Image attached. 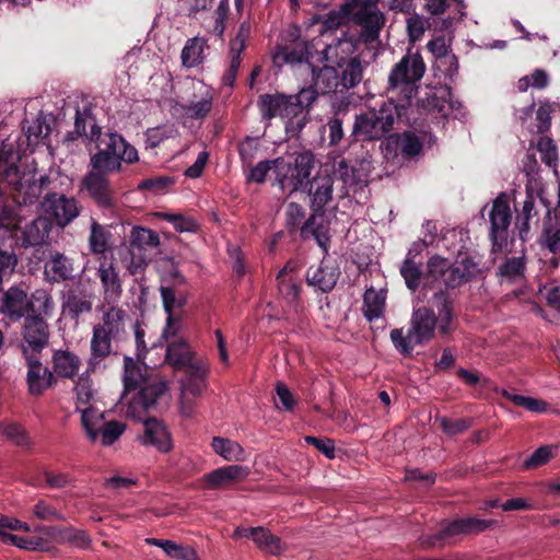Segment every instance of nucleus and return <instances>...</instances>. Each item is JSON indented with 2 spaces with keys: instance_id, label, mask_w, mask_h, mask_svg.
Wrapping results in <instances>:
<instances>
[{
  "instance_id": "obj_1",
  "label": "nucleus",
  "mask_w": 560,
  "mask_h": 560,
  "mask_svg": "<svg viewBox=\"0 0 560 560\" xmlns=\"http://www.w3.org/2000/svg\"><path fill=\"white\" fill-rule=\"evenodd\" d=\"M317 100V92L312 86L303 88L299 93L261 94L257 106L262 120L270 121L276 117L285 119V129L292 136L299 135L310 120V110Z\"/></svg>"
},
{
  "instance_id": "obj_2",
  "label": "nucleus",
  "mask_w": 560,
  "mask_h": 560,
  "mask_svg": "<svg viewBox=\"0 0 560 560\" xmlns=\"http://www.w3.org/2000/svg\"><path fill=\"white\" fill-rule=\"evenodd\" d=\"M425 70L422 55L411 49H408L406 55L393 66L388 75L387 92L390 94L388 100L393 98L400 110L408 112L412 106L419 91V82Z\"/></svg>"
},
{
  "instance_id": "obj_3",
  "label": "nucleus",
  "mask_w": 560,
  "mask_h": 560,
  "mask_svg": "<svg viewBox=\"0 0 560 560\" xmlns=\"http://www.w3.org/2000/svg\"><path fill=\"white\" fill-rule=\"evenodd\" d=\"M350 21L361 27L360 32L341 31V36L326 45L323 52L327 59L337 56L339 49L341 54L349 55L357 50L361 43L370 45L378 42L381 30L385 25L384 14L378 9L366 7L353 9Z\"/></svg>"
},
{
  "instance_id": "obj_4",
  "label": "nucleus",
  "mask_w": 560,
  "mask_h": 560,
  "mask_svg": "<svg viewBox=\"0 0 560 560\" xmlns=\"http://www.w3.org/2000/svg\"><path fill=\"white\" fill-rule=\"evenodd\" d=\"M311 156L308 154L293 153L289 159L277 158L265 160L250 167L247 180L262 184L268 173L272 170L276 175V182L283 191L295 192L300 187L301 180L298 177H305L310 168Z\"/></svg>"
},
{
  "instance_id": "obj_5",
  "label": "nucleus",
  "mask_w": 560,
  "mask_h": 560,
  "mask_svg": "<svg viewBox=\"0 0 560 560\" xmlns=\"http://www.w3.org/2000/svg\"><path fill=\"white\" fill-rule=\"evenodd\" d=\"M406 115L407 112L400 110L393 98L384 103L380 110H369L355 115L349 144L381 140L393 130L395 120L401 119Z\"/></svg>"
},
{
  "instance_id": "obj_6",
  "label": "nucleus",
  "mask_w": 560,
  "mask_h": 560,
  "mask_svg": "<svg viewBox=\"0 0 560 560\" xmlns=\"http://www.w3.org/2000/svg\"><path fill=\"white\" fill-rule=\"evenodd\" d=\"M438 317L428 306L415 308L407 334L402 328L390 330L389 337L395 349L405 358L411 357L416 346H425L435 337Z\"/></svg>"
},
{
  "instance_id": "obj_7",
  "label": "nucleus",
  "mask_w": 560,
  "mask_h": 560,
  "mask_svg": "<svg viewBox=\"0 0 560 560\" xmlns=\"http://www.w3.org/2000/svg\"><path fill=\"white\" fill-rule=\"evenodd\" d=\"M138 160L137 149L121 135L104 132L103 137L97 138L96 152L90 158V167L119 173L122 163L132 164Z\"/></svg>"
},
{
  "instance_id": "obj_8",
  "label": "nucleus",
  "mask_w": 560,
  "mask_h": 560,
  "mask_svg": "<svg viewBox=\"0 0 560 560\" xmlns=\"http://www.w3.org/2000/svg\"><path fill=\"white\" fill-rule=\"evenodd\" d=\"M477 262L469 256L464 257L452 265L447 258L434 255L427 261L424 279L427 284L443 282L444 290L456 289L462 284L470 282L478 273Z\"/></svg>"
},
{
  "instance_id": "obj_9",
  "label": "nucleus",
  "mask_w": 560,
  "mask_h": 560,
  "mask_svg": "<svg viewBox=\"0 0 560 560\" xmlns=\"http://www.w3.org/2000/svg\"><path fill=\"white\" fill-rule=\"evenodd\" d=\"M498 525L497 520H486L477 516H467L455 520H443L440 529L432 535H422L419 544L422 549L444 547L451 538L458 535H478Z\"/></svg>"
},
{
  "instance_id": "obj_10",
  "label": "nucleus",
  "mask_w": 560,
  "mask_h": 560,
  "mask_svg": "<svg viewBox=\"0 0 560 560\" xmlns=\"http://www.w3.org/2000/svg\"><path fill=\"white\" fill-rule=\"evenodd\" d=\"M161 244L160 235L144 226H133L129 235L128 256L125 257V266L130 275L142 272L153 260Z\"/></svg>"
},
{
  "instance_id": "obj_11",
  "label": "nucleus",
  "mask_w": 560,
  "mask_h": 560,
  "mask_svg": "<svg viewBox=\"0 0 560 560\" xmlns=\"http://www.w3.org/2000/svg\"><path fill=\"white\" fill-rule=\"evenodd\" d=\"M299 154H308L311 156L310 168L305 177H298L301 185L296 191L306 192L310 197V208L315 213H324L325 207L332 199L334 175L328 167L320 168L313 178H310L315 167V155L312 151L305 150Z\"/></svg>"
},
{
  "instance_id": "obj_12",
  "label": "nucleus",
  "mask_w": 560,
  "mask_h": 560,
  "mask_svg": "<svg viewBox=\"0 0 560 560\" xmlns=\"http://www.w3.org/2000/svg\"><path fill=\"white\" fill-rule=\"evenodd\" d=\"M313 45L302 37L298 25L289 26L280 36L272 54L273 63L277 67L283 65L311 63L313 58Z\"/></svg>"
},
{
  "instance_id": "obj_13",
  "label": "nucleus",
  "mask_w": 560,
  "mask_h": 560,
  "mask_svg": "<svg viewBox=\"0 0 560 560\" xmlns=\"http://www.w3.org/2000/svg\"><path fill=\"white\" fill-rule=\"evenodd\" d=\"M114 172L104 168H93L84 175L81 182L82 188L93 202L103 211L114 212L118 209L117 192L109 175Z\"/></svg>"
},
{
  "instance_id": "obj_14",
  "label": "nucleus",
  "mask_w": 560,
  "mask_h": 560,
  "mask_svg": "<svg viewBox=\"0 0 560 560\" xmlns=\"http://www.w3.org/2000/svg\"><path fill=\"white\" fill-rule=\"evenodd\" d=\"M81 423L91 442H96L101 436L102 445L114 444L126 431V424L121 421H104L103 415L93 408H86L81 412Z\"/></svg>"
},
{
  "instance_id": "obj_15",
  "label": "nucleus",
  "mask_w": 560,
  "mask_h": 560,
  "mask_svg": "<svg viewBox=\"0 0 560 560\" xmlns=\"http://www.w3.org/2000/svg\"><path fill=\"white\" fill-rule=\"evenodd\" d=\"M33 300H43L44 307H47L49 304V298L45 292L37 291L32 295V299H28L27 293L23 289L13 285L3 292L0 299V313L10 320L18 322L30 314L36 313Z\"/></svg>"
},
{
  "instance_id": "obj_16",
  "label": "nucleus",
  "mask_w": 560,
  "mask_h": 560,
  "mask_svg": "<svg viewBox=\"0 0 560 560\" xmlns=\"http://www.w3.org/2000/svg\"><path fill=\"white\" fill-rule=\"evenodd\" d=\"M511 220L512 212L510 203L506 195L502 192L493 200L489 212V238L491 241L492 253H501L508 247Z\"/></svg>"
},
{
  "instance_id": "obj_17",
  "label": "nucleus",
  "mask_w": 560,
  "mask_h": 560,
  "mask_svg": "<svg viewBox=\"0 0 560 560\" xmlns=\"http://www.w3.org/2000/svg\"><path fill=\"white\" fill-rule=\"evenodd\" d=\"M49 342V327L44 317L38 313L30 314L24 319L23 341L21 350L25 355H40Z\"/></svg>"
},
{
  "instance_id": "obj_18",
  "label": "nucleus",
  "mask_w": 560,
  "mask_h": 560,
  "mask_svg": "<svg viewBox=\"0 0 560 560\" xmlns=\"http://www.w3.org/2000/svg\"><path fill=\"white\" fill-rule=\"evenodd\" d=\"M94 298V293L82 284L71 287L62 293V314L78 323L81 316L92 312Z\"/></svg>"
},
{
  "instance_id": "obj_19",
  "label": "nucleus",
  "mask_w": 560,
  "mask_h": 560,
  "mask_svg": "<svg viewBox=\"0 0 560 560\" xmlns=\"http://www.w3.org/2000/svg\"><path fill=\"white\" fill-rule=\"evenodd\" d=\"M43 208L50 219L61 228L79 215L75 199L67 198L65 195L47 194L43 201Z\"/></svg>"
},
{
  "instance_id": "obj_20",
  "label": "nucleus",
  "mask_w": 560,
  "mask_h": 560,
  "mask_svg": "<svg viewBox=\"0 0 560 560\" xmlns=\"http://www.w3.org/2000/svg\"><path fill=\"white\" fill-rule=\"evenodd\" d=\"M24 359L27 364L28 390L32 395L39 396L54 384V374L42 364L40 355H25Z\"/></svg>"
},
{
  "instance_id": "obj_21",
  "label": "nucleus",
  "mask_w": 560,
  "mask_h": 560,
  "mask_svg": "<svg viewBox=\"0 0 560 560\" xmlns=\"http://www.w3.org/2000/svg\"><path fill=\"white\" fill-rule=\"evenodd\" d=\"M339 277V267L336 264L323 260L318 267L307 269L306 283L324 293H328L334 290Z\"/></svg>"
},
{
  "instance_id": "obj_22",
  "label": "nucleus",
  "mask_w": 560,
  "mask_h": 560,
  "mask_svg": "<svg viewBox=\"0 0 560 560\" xmlns=\"http://www.w3.org/2000/svg\"><path fill=\"white\" fill-rule=\"evenodd\" d=\"M143 445H151L161 453L173 450V440L165 424L156 418H148L143 422Z\"/></svg>"
},
{
  "instance_id": "obj_23",
  "label": "nucleus",
  "mask_w": 560,
  "mask_h": 560,
  "mask_svg": "<svg viewBox=\"0 0 560 560\" xmlns=\"http://www.w3.org/2000/svg\"><path fill=\"white\" fill-rule=\"evenodd\" d=\"M97 277L103 288V299L107 305L117 304L122 295V282L113 262H101Z\"/></svg>"
},
{
  "instance_id": "obj_24",
  "label": "nucleus",
  "mask_w": 560,
  "mask_h": 560,
  "mask_svg": "<svg viewBox=\"0 0 560 560\" xmlns=\"http://www.w3.org/2000/svg\"><path fill=\"white\" fill-rule=\"evenodd\" d=\"M433 301L438 307V331L442 337L451 336L456 329L454 302L446 290L434 292Z\"/></svg>"
},
{
  "instance_id": "obj_25",
  "label": "nucleus",
  "mask_w": 560,
  "mask_h": 560,
  "mask_svg": "<svg viewBox=\"0 0 560 560\" xmlns=\"http://www.w3.org/2000/svg\"><path fill=\"white\" fill-rule=\"evenodd\" d=\"M355 0H347L340 4L338 9L331 10L324 15H316L313 23L320 24L318 30L319 35L326 36L334 32L347 26L350 21V14L352 12V4Z\"/></svg>"
},
{
  "instance_id": "obj_26",
  "label": "nucleus",
  "mask_w": 560,
  "mask_h": 560,
  "mask_svg": "<svg viewBox=\"0 0 560 560\" xmlns=\"http://www.w3.org/2000/svg\"><path fill=\"white\" fill-rule=\"evenodd\" d=\"M247 475V468L240 465H231L217 468L206 474L203 481L208 489H221L244 479Z\"/></svg>"
},
{
  "instance_id": "obj_27",
  "label": "nucleus",
  "mask_w": 560,
  "mask_h": 560,
  "mask_svg": "<svg viewBox=\"0 0 560 560\" xmlns=\"http://www.w3.org/2000/svg\"><path fill=\"white\" fill-rule=\"evenodd\" d=\"M163 308L167 314L166 326L163 331V336L168 338L170 336L176 335V324L178 323V317L175 314V308H183L186 304V299L184 296H177L174 288L172 287H161L160 288Z\"/></svg>"
},
{
  "instance_id": "obj_28",
  "label": "nucleus",
  "mask_w": 560,
  "mask_h": 560,
  "mask_svg": "<svg viewBox=\"0 0 560 560\" xmlns=\"http://www.w3.org/2000/svg\"><path fill=\"white\" fill-rule=\"evenodd\" d=\"M539 212L536 207L535 197L532 194H527L526 199L523 202L522 210L516 214L515 228L518 231V237L523 242H526L530 237L532 224H538Z\"/></svg>"
},
{
  "instance_id": "obj_29",
  "label": "nucleus",
  "mask_w": 560,
  "mask_h": 560,
  "mask_svg": "<svg viewBox=\"0 0 560 560\" xmlns=\"http://www.w3.org/2000/svg\"><path fill=\"white\" fill-rule=\"evenodd\" d=\"M338 51H341L340 49ZM334 55L329 59L325 58L326 60H332L336 58V62L339 68H342V72L340 74V82L341 85L346 89H352L357 86L363 78V66L359 57H351L347 61H345V57L338 58ZM324 57H326L324 55Z\"/></svg>"
},
{
  "instance_id": "obj_30",
  "label": "nucleus",
  "mask_w": 560,
  "mask_h": 560,
  "mask_svg": "<svg viewBox=\"0 0 560 560\" xmlns=\"http://www.w3.org/2000/svg\"><path fill=\"white\" fill-rule=\"evenodd\" d=\"M113 337L107 336L103 330L100 331V329L93 328L90 342L91 357L89 360V365L92 371H95L96 368L113 353Z\"/></svg>"
},
{
  "instance_id": "obj_31",
  "label": "nucleus",
  "mask_w": 560,
  "mask_h": 560,
  "mask_svg": "<svg viewBox=\"0 0 560 560\" xmlns=\"http://www.w3.org/2000/svg\"><path fill=\"white\" fill-rule=\"evenodd\" d=\"M312 77L314 84L311 86L317 92V96L334 92L341 84L339 72L330 66H324L323 68L312 66Z\"/></svg>"
},
{
  "instance_id": "obj_32",
  "label": "nucleus",
  "mask_w": 560,
  "mask_h": 560,
  "mask_svg": "<svg viewBox=\"0 0 560 560\" xmlns=\"http://www.w3.org/2000/svg\"><path fill=\"white\" fill-rule=\"evenodd\" d=\"M43 532L59 544L69 542L78 548H89L91 539L86 532L74 527L60 528L57 526L44 527Z\"/></svg>"
},
{
  "instance_id": "obj_33",
  "label": "nucleus",
  "mask_w": 560,
  "mask_h": 560,
  "mask_svg": "<svg viewBox=\"0 0 560 560\" xmlns=\"http://www.w3.org/2000/svg\"><path fill=\"white\" fill-rule=\"evenodd\" d=\"M208 40L203 37L189 38L182 49V65L186 68H196L206 59L205 50L208 49Z\"/></svg>"
},
{
  "instance_id": "obj_34",
  "label": "nucleus",
  "mask_w": 560,
  "mask_h": 560,
  "mask_svg": "<svg viewBox=\"0 0 560 560\" xmlns=\"http://www.w3.org/2000/svg\"><path fill=\"white\" fill-rule=\"evenodd\" d=\"M126 312L117 307L116 304L109 305L108 310L103 314L102 323L95 325L94 329L106 332L107 336L118 338L125 331Z\"/></svg>"
},
{
  "instance_id": "obj_35",
  "label": "nucleus",
  "mask_w": 560,
  "mask_h": 560,
  "mask_svg": "<svg viewBox=\"0 0 560 560\" xmlns=\"http://www.w3.org/2000/svg\"><path fill=\"white\" fill-rule=\"evenodd\" d=\"M73 267L71 260L63 254L57 253L46 264L45 275L50 282H61L72 278Z\"/></svg>"
},
{
  "instance_id": "obj_36",
  "label": "nucleus",
  "mask_w": 560,
  "mask_h": 560,
  "mask_svg": "<svg viewBox=\"0 0 560 560\" xmlns=\"http://www.w3.org/2000/svg\"><path fill=\"white\" fill-rule=\"evenodd\" d=\"M194 357L190 346L183 339L170 342L166 348L165 359L176 370H182Z\"/></svg>"
},
{
  "instance_id": "obj_37",
  "label": "nucleus",
  "mask_w": 560,
  "mask_h": 560,
  "mask_svg": "<svg viewBox=\"0 0 560 560\" xmlns=\"http://www.w3.org/2000/svg\"><path fill=\"white\" fill-rule=\"evenodd\" d=\"M54 371L58 376L72 378L79 371V358L69 351H56L52 357Z\"/></svg>"
},
{
  "instance_id": "obj_38",
  "label": "nucleus",
  "mask_w": 560,
  "mask_h": 560,
  "mask_svg": "<svg viewBox=\"0 0 560 560\" xmlns=\"http://www.w3.org/2000/svg\"><path fill=\"white\" fill-rule=\"evenodd\" d=\"M385 298L373 288L363 295V314L368 322H373L383 315Z\"/></svg>"
},
{
  "instance_id": "obj_39",
  "label": "nucleus",
  "mask_w": 560,
  "mask_h": 560,
  "mask_svg": "<svg viewBox=\"0 0 560 560\" xmlns=\"http://www.w3.org/2000/svg\"><path fill=\"white\" fill-rule=\"evenodd\" d=\"M411 252L408 253L407 257L400 266V275L405 280L406 287L415 292L421 283V279H424V272L421 270L420 265L417 264L411 257Z\"/></svg>"
},
{
  "instance_id": "obj_40",
  "label": "nucleus",
  "mask_w": 560,
  "mask_h": 560,
  "mask_svg": "<svg viewBox=\"0 0 560 560\" xmlns=\"http://www.w3.org/2000/svg\"><path fill=\"white\" fill-rule=\"evenodd\" d=\"M211 446L213 451L226 460H243L244 450L235 441L215 436L212 439Z\"/></svg>"
},
{
  "instance_id": "obj_41",
  "label": "nucleus",
  "mask_w": 560,
  "mask_h": 560,
  "mask_svg": "<svg viewBox=\"0 0 560 560\" xmlns=\"http://www.w3.org/2000/svg\"><path fill=\"white\" fill-rule=\"evenodd\" d=\"M254 542L257 548L271 555H279L283 550L281 538L262 526H258Z\"/></svg>"
},
{
  "instance_id": "obj_42",
  "label": "nucleus",
  "mask_w": 560,
  "mask_h": 560,
  "mask_svg": "<svg viewBox=\"0 0 560 560\" xmlns=\"http://www.w3.org/2000/svg\"><path fill=\"white\" fill-rule=\"evenodd\" d=\"M278 292L289 303L299 302L302 291V281L299 277L278 278Z\"/></svg>"
},
{
  "instance_id": "obj_43",
  "label": "nucleus",
  "mask_w": 560,
  "mask_h": 560,
  "mask_svg": "<svg viewBox=\"0 0 560 560\" xmlns=\"http://www.w3.org/2000/svg\"><path fill=\"white\" fill-rule=\"evenodd\" d=\"M166 390L167 386L164 382L148 384L141 387L139 392V404L148 410L155 406L158 399L163 396Z\"/></svg>"
},
{
  "instance_id": "obj_44",
  "label": "nucleus",
  "mask_w": 560,
  "mask_h": 560,
  "mask_svg": "<svg viewBox=\"0 0 560 560\" xmlns=\"http://www.w3.org/2000/svg\"><path fill=\"white\" fill-rule=\"evenodd\" d=\"M435 422L440 424L441 430L448 436H455L469 429L471 420L467 418L451 419L444 416H436Z\"/></svg>"
},
{
  "instance_id": "obj_45",
  "label": "nucleus",
  "mask_w": 560,
  "mask_h": 560,
  "mask_svg": "<svg viewBox=\"0 0 560 560\" xmlns=\"http://www.w3.org/2000/svg\"><path fill=\"white\" fill-rule=\"evenodd\" d=\"M0 540L5 545H11L25 550H37L40 547V539L35 537L18 536L0 529Z\"/></svg>"
},
{
  "instance_id": "obj_46",
  "label": "nucleus",
  "mask_w": 560,
  "mask_h": 560,
  "mask_svg": "<svg viewBox=\"0 0 560 560\" xmlns=\"http://www.w3.org/2000/svg\"><path fill=\"white\" fill-rule=\"evenodd\" d=\"M537 149L540 152L541 161L549 167H557L558 152L555 141L549 137L541 136L537 142Z\"/></svg>"
},
{
  "instance_id": "obj_47",
  "label": "nucleus",
  "mask_w": 560,
  "mask_h": 560,
  "mask_svg": "<svg viewBox=\"0 0 560 560\" xmlns=\"http://www.w3.org/2000/svg\"><path fill=\"white\" fill-rule=\"evenodd\" d=\"M331 173L334 175V178L338 177L343 184V186H342L343 191H342L341 197L348 195V191L346 189L348 186H353V185H357V183H358L354 168L352 166H349L348 162L345 159L340 160L336 164V166L334 167V171H331Z\"/></svg>"
},
{
  "instance_id": "obj_48",
  "label": "nucleus",
  "mask_w": 560,
  "mask_h": 560,
  "mask_svg": "<svg viewBox=\"0 0 560 560\" xmlns=\"http://www.w3.org/2000/svg\"><path fill=\"white\" fill-rule=\"evenodd\" d=\"M174 183L175 179L171 176L150 177L141 180L138 185V189L152 191L153 194L159 195L167 191Z\"/></svg>"
},
{
  "instance_id": "obj_49",
  "label": "nucleus",
  "mask_w": 560,
  "mask_h": 560,
  "mask_svg": "<svg viewBox=\"0 0 560 560\" xmlns=\"http://www.w3.org/2000/svg\"><path fill=\"white\" fill-rule=\"evenodd\" d=\"M163 551L176 560H198L197 552L192 547L183 546L172 540L164 542Z\"/></svg>"
},
{
  "instance_id": "obj_50",
  "label": "nucleus",
  "mask_w": 560,
  "mask_h": 560,
  "mask_svg": "<svg viewBox=\"0 0 560 560\" xmlns=\"http://www.w3.org/2000/svg\"><path fill=\"white\" fill-rule=\"evenodd\" d=\"M89 244L91 252L94 254H103L107 249V233L105 229L95 221L91 225Z\"/></svg>"
},
{
  "instance_id": "obj_51",
  "label": "nucleus",
  "mask_w": 560,
  "mask_h": 560,
  "mask_svg": "<svg viewBox=\"0 0 560 560\" xmlns=\"http://www.w3.org/2000/svg\"><path fill=\"white\" fill-rule=\"evenodd\" d=\"M49 183V177L47 175H43L38 180L30 183L26 187L23 186V189L20 192L23 194V202L25 205L34 203L40 197L43 190Z\"/></svg>"
},
{
  "instance_id": "obj_52",
  "label": "nucleus",
  "mask_w": 560,
  "mask_h": 560,
  "mask_svg": "<svg viewBox=\"0 0 560 560\" xmlns=\"http://www.w3.org/2000/svg\"><path fill=\"white\" fill-rule=\"evenodd\" d=\"M176 136L177 130L172 127H155L145 131L147 143L151 149L158 148L163 141Z\"/></svg>"
},
{
  "instance_id": "obj_53",
  "label": "nucleus",
  "mask_w": 560,
  "mask_h": 560,
  "mask_svg": "<svg viewBox=\"0 0 560 560\" xmlns=\"http://www.w3.org/2000/svg\"><path fill=\"white\" fill-rule=\"evenodd\" d=\"M553 446L544 445L533 452V454L524 462V468L534 469L547 464L553 457Z\"/></svg>"
},
{
  "instance_id": "obj_54",
  "label": "nucleus",
  "mask_w": 560,
  "mask_h": 560,
  "mask_svg": "<svg viewBox=\"0 0 560 560\" xmlns=\"http://www.w3.org/2000/svg\"><path fill=\"white\" fill-rule=\"evenodd\" d=\"M124 386L126 390H135L139 387L140 369L132 358L125 357Z\"/></svg>"
},
{
  "instance_id": "obj_55",
  "label": "nucleus",
  "mask_w": 560,
  "mask_h": 560,
  "mask_svg": "<svg viewBox=\"0 0 560 560\" xmlns=\"http://www.w3.org/2000/svg\"><path fill=\"white\" fill-rule=\"evenodd\" d=\"M161 218L172 223L177 232H196L198 230V223L183 214L162 213Z\"/></svg>"
},
{
  "instance_id": "obj_56",
  "label": "nucleus",
  "mask_w": 560,
  "mask_h": 560,
  "mask_svg": "<svg viewBox=\"0 0 560 560\" xmlns=\"http://www.w3.org/2000/svg\"><path fill=\"white\" fill-rule=\"evenodd\" d=\"M242 52L243 51H232L231 49L229 51V57H230L229 67L222 77V83L226 86H230V88L234 86V83H235V80H236V77L238 73V69H240L241 62H242Z\"/></svg>"
},
{
  "instance_id": "obj_57",
  "label": "nucleus",
  "mask_w": 560,
  "mask_h": 560,
  "mask_svg": "<svg viewBox=\"0 0 560 560\" xmlns=\"http://www.w3.org/2000/svg\"><path fill=\"white\" fill-rule=\"evenodd\" d=\"M33 514L36 518L42 521H61L62 514L50 503L45 500H39L33 506Z\"/></svg>"
},
{
  "instance_id": "obj_58",
  "label": "nucleus",
  "mask_w": 560,
  "mask_h": 560,
  "mask_svg": "<svg viewBox=\"0 0 560 560\" xmlns=\"http://www.w3.org/2000/svg\"><path fill=\"white\" fill-rule=\"evenodd\" d=\"M305 218L304 208L298 202H290L285 210V223L290 232L301 228L302 220Z\"/></svg>"
},
{
  "instance_id": "obj_59",
  "label": "nucleus",
  "mask_w": 560,
  "mask_h": 560,
  "mask_svg": "<svg viewBox=\"0 0 560 560\" xmlns=\"http://www.w3.org/2000/svg\"><path fill=\"white\" fill-rule=\"evenodd\" d=\"M324 131L328 132L329 147L338 145L345 138L342 120L337 115L328 119L324 126Z\"/></svg>"
},
{
  "instance_id": "obj_60",
  "label": "nucleus",
  "mask_w": 560,
  "mask_h": 560,
  "mask_svg": "<svg viewBox=\"0 0 560 560\" xmlns=\"http://www.w3.org/2000/svg\"><path fill=\"white\" fill-rule=\"evenodd\" d=\"M324 213H315L312 211V214L308 217V219L301 225V236L303 238H308L310 236H314L317 241L319 246H324V242L322 240L323 232L322 226H315V221L317 215H323Z\"/></svg>"
},
{
  "instance_id": "obj_61",
  "label": "nucleus",
  "mask_w": 560,
  "mask_h": 560,
  "mask_svg": "<svg viewBox=\"0 0 560 560\" xmlns=\"http://www.w3.org/2000/svg\"><path fill=\"white\" fill-rule=\"evenodd\" d=\"M0 182L7 183L9 186L12 187V189L15 192H21L23 189V183L20 176L19 166L15 163L10 162L9 160L7 163V167L4 170V174L2 175Z\"/></svg>"
},
{
  "instance_id": "obj_62",
  "label": "nucleus",
  "mask_w": 560,
  "mask_h": 560,
  "mask_svg": "<svg viewBox=\"0 0 560 560\" xmlns=\"http://www.w3.org/2000/svg\"><path fill=\"white\" fill-rule=\"evenodd\" d=\"M305 442L308 445L314 446L318 452L324 454L327 458H335V442L328 438H316L312 435H306L304 438Z\"/></svg>"
},
{
  "instance_id": "obj_63",
  "label": "nucleus",
  "mask_w": 560,
  "mask_h": 560,
  "mask_svg": "<svg viewBox=\"0 0 560 560\" xmlns=\"http://www.w3.org/2000/svg\"><path fill=\"white\" fill-rule=\"evenodd\" d=\"M422 142L412 132H405L400 140V150L406 156H416L422 150Z\"/></svg>"
},
{
  "instance_id": "obj_64",
  "label": "nucleus",
  "mask_w": 560,
  "mask_h": 560,
  "mask_svg": "<svg viewBox=\"0 0 560 560\" xmlns=\"http://www.w3.org/2000/svg\"><path fill=\"white\" fill-rule=\"evenodd\" d=\"M545 242L544 245L553 255L560 256V228L558 230H551L550 228L544 229Z\"/></svg>"
}]
</instances>
